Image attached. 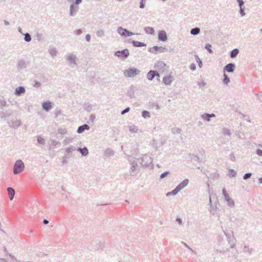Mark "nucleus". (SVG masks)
<instances>
[{
  "instance_id": "nucleus-1",
  "label": "nucleus",
  "mask_w": 262,
  "mask_h": 262,
  "mask_svg": "<svg viewBox=\"0 0 262 262\" xmlns=\"http://www.w3.org/2000/svg\"><path fill=\"white\" fill-rule=\"evenodd\" d=\"M25 169V164L21 160H17L13 167V173L14 174H17L22 172Z\"/></svg>"
},
{
  "instance_id": "nucleus-2",
  "label": "nucleus",
  "mask_w": 262,
  "mask_h": 262,
  "mask_svg": "<svg viewBox=\"0 0 262 262\" xmlns=\"http://www.w3.org/2000/svg\"><path fill=\"white\" fill-rule=\"evenodd\" d=\"M131 167L130 168V174L132 176H136L139 171V167L141 165L138 164L137 161L135 160H129Z\"/></svg>"
},
{
  "instance_id": "nucleus-3",
  "label": "nucleus",
  "mask_w": 262,
  "mask_h": 262,
  "mask_svg": "<svg viewBox=\"0 0 262 262\" xmlns=\"http://www.w3.org/2000/svg\"><path fill=\"white\" fill-rule=\"evenodd\" d=\"M140 71L135 68H130L124 71L123 74L125 77L133 78L139 74Z\"/></svg>"
},
{
  "instance_id": "nucleus-4",
  "label": "nucleus",
  "mask_w": 262,
  "mask_h": 262,
  "mask_svg": "<svg viewBox=\"0 0 262 262\" xmlns=\"http://www.w3.org/2000/svg\"><path fill=\"white\" fill-rule=\"evenodd\" d=\"M66 59L68 62L69 66L71 68H74L77 66V57L73 53H70L66 56Z\"/></svg>"
},
{
  "instance_id": "nucleus-5",
  "label": "nucleus",
  "mask_w": 262,
  "mask_h": 262,
  "mask_svg": "<svg viewBox=\"0 0 262 262\" xmlns=\"http://www.w3.org/2000/svg\"><path fill=\"white\" fill-rule=\"evenodd\" d=\"M140 161V165L142 166H148L152 163V160L149 156L145 155L142 157L137 159Z\"/></svg>"
},
{
  "instance_id": "nucleus-6",
  "label": "nucleus",
  "mask_w": 262,
  "mask_h": 262,
  "mask_svg": "<svg viewBox=\"0 0 262 262\" xmlns=\"http://www.w3.org/2000/svg\"><path fill=\"white\" fill-rule=\"evenodd\" d=\"M129 54V51L127 49L122 51H117L115 53V56L122 59L126 58Z\"/></svg>"
},
{
  "instance_id": "nucleus-7",
  "label": "nucleus",
  "mask_w": 262,
  "mask_h": 262,
  "mask_svg": "<svg viewBox=\"0 0 262 262\" xmlns=\"http://www.w3.org/2000/svg\"><path fill=\"white\" fill-rule=\"evenodd\" d=\"M166 51V48L163 47L154 46L149 49V52L154 54H156L158 52L163 53Z\"/></svg>"
},
{
  "instance_id": "nucleus-8",
  "label": "nucleus",
  "mask_w": 262,
  "mask_h": 262,
  "mask_svg": "<svg viewBox=\"0 0 262 262\" xmlns=\"http://www.w3.org/2000/svg\"><path fill=\"white\" fill-rule=\"evenodd\" d=\"M155 68L161 72H164L166 70L165 63L162 61H158L155 63Z\"/></svg>"
},
{
  "instance_id": "nucleus-9",
  "label": "nucleus",
  "mask_w": 262,
  "mask_h": 262,
  "mask_svg": "<svg viewBox=\"0 0 262 262\" xmlns=\"http://www.w3.org/2000/svg\"><path fill=\"white\" fill-rule=\"evenodd\" d=\"M21 125V121L18 119L11 120L9 123V127L13 129L17 128Z\"/></svg>"
},
{
  "instance_id": "nucleus-10",
  "label": "nucleus",
  "mask_w": 262,
  "mask_h": 262,
  "mask_svg": "<svg viewBox=\"0 0 262 262\" xmlns=\"http://www.w3.org/2000/svg\"><path fill=\"white\" fill-rule=\"evenodd\" d=\"M158 39L162 41H166L167 39V36L164 30H160L158 32Z\"/></svg>"
},
{
  "instance_id": "nucleus-11",
  "label": "nucleus",
  "mask_w": 262,
  "mask_h": 262,
  "mask_svg": "<svg viewBox=\"0 0 262 262\" xmlns=\"http://www.w3.org/2000/svg\"><path fill=\"white\" fill-rule=\"evenodd\" d=\"M78 7L75 5L74 4H71L70 6V16H75L78 10Z\"/></svg>"
},
{
  "instance_id": "nucleus-12",
  "label": "nucleus",
  "mask_w": 262,
  "mask_h": 262,
  "mask_svg": "<svg viewBox=\"0 0 262 262\" xmlns=\"http://www.w3.org/2000/svg\"><path fill=\"white\" fill-rule=\"evenodd\" d=\"M225 201L227 202V205L231 208H233L235 206L234 201L230 197L229 194H226L224 196Z\"/></svg>"
},
{
  "instance_id": "nucleus-13",
  "label": "nucleus",
  "mask_w": 262,
  "mask_h": 262,
  "mask_svg": "<svg viewBox=\"0 0 262 262\" xmlns=\"http://www.w3.org/2000/svg\"><path fill=\"white\" fill-rule=\"evenodd\" d=\"M189 183L188 179H185L183 180L182 182H181L177 187L176 188L177 189L180 191L181 190H182L183 188H184L185 187H186Z\"/></svg>"
},
{
  "instance_id": "nucleus-14",
  "label": "nucleus",
  "mask_w": 262,
  "mask_h": 262,
  "mask_svg": "<svg viewBox=\"0 0 262 262\" xmlns=\"http://www.w3.org/2000/svg\"><path fill=\"white\" fill-rule=\"evenodd\" d=\"M237 2L238 3V5L240 8L239 13L242 16H244L245 15V7L244 6V2L243 0H237Z\"/></svg>"
},
{
  "instance_id": "nucleus-15",
  "label": "nucleus",
  "mask_w": 262,
  "mask_h": 262,
  "mask_svg": "<svg viewBox=\"0 0 262 262\" xmlns=\"http://www.w3.org/2000/svg\"><path fill=\"white\" fill-rule=\"evenodd\" d=\"M173 80V77L170 75L164 77L163 79V83L167 85H170Z\"/></svg>"
},
{
  "instance_id": "nucleus-16",
  "label": "nucleus",
  "mask_w": 262,
  "mask_h": 262,
  "mask_svg": "<svg viewBox=\"0 0 262 262\" xmlns=\"http://www.w3.org/2000/svg\"><path fill=\"white\" fill-rule=\"evenodd\" d=\"M215 117V115L214 114H209L208 113H204L201 115V118L208 122L210 121L211 118H214Z\"/></svg>"
},
{
  "instance_id": "nucleus-17",
  "label": "nucleus",
  "mask_w": 262,
  "mask_h": 262,
  "mask_svg": "<svg viewBox=\"0 0 262 262\" xmlns=\"http://www.w3.org/2000/svg\"><path fill=\"white\" fill-rule=\"evenodd\" d=\"M25 89L24 86H20L16 88L14 94L16 96H20L25 93Z\"/></svg>"
},
{
  "instance_id": "nucleus-18",
  "label": "nucleus",
  "mask_w": 262,
  "mask_h": 262,
  "mask_svg": "<svg viewBox=\"0 0 262 262\" xmlns=\"http://www.w3.org/2000/svg\"><path fill=\"white\" fill-rule=\"evenodd\" d=\"M235 68V66L234 64L232 63H230L227 64L224 68V70H226L228 72H233Z\"/></svg>"
},
{
  "instance_id": "nucleus-19",
  "label": "nucleus",
  "mask_w": 262,
  "mask_h": 262,
  "mask_svg": "<svg viewBox=\"0 0 262 262\" xmlns=\"http://www.w3.org/2000/svg\"><path fill=\"white\" fill-rule=\"evenodd\" d=\"M42 106L45 111H49L52 108L51 102L49 101L45 102L42 103Z\"/></svg>"
},
{
  "instance_id": "nucleus-20",
  "label": "nucleus",
  "mask_w": 262,
  "mask_h": 262,
  "mask_svg": "<svg viewBox=\"0 0 262 262\" xmlns=\"http://www.w3.org/2000/svg\"><path fill=\"white\" fill-rule=\"evenodd\" d=\"M90 129V126L85 124H83L81 126H80L78 128V129H77V132L78 133H82V132H83L85 130H89Z\"/></svg>"
},
{
  "instance_id": "nucleus-21",
  "label": "nucleus",
  "mask_w": 262,
  "mask_h": 262,
  "mask_svg": "<svg viewBox=\"0 0 262 262\" xmlns=\"http://www.w3.org/2000/svg\"><path fill=\"white\" fill-rule=\"evenodd\" d=\"M117 31L121 36L126 37L125 34H126V32H127V29H123L121 27H119L118 28Z\"/></svg>"
},
{
  "instance_id": "nucleus-22",
  "label": "nucleus",
  "mask_w": 262,
  "mask_h": 262,
  "mask_svg": "<svg viewBox=\"0 0 262 262\" xmlns=\"http://www.w3.org/2000/svg\"><path fill=\"white\" fill-rule=\"evenodd\" d=\"M114 155V151L111 148H107L104 152V155L106 157H110Z\"/></svg>"
},
{
  "instance_id": "nucleus-23",
  "label": "nucleus",
  "mask_w": 262,
  "mask_h": 262,
  "mask_svg": "<svg viewBox=\"0 0 262 262\" xmlns=\"http://www.w3.org/2000/svg\"><path fill=\"white\" fill-rule=\"evenodd\" d=\"M7 191L9 194V199L12 201L13 199L15 194V190L11 187H8L7 188Z\"/></svg>"
},
{
  "instance_id": "nucleus-24",
  "label": "nucleus",
  "mask_w": 262,
  "mask_h": 262,
  "mask_svg": "<svg viewBox=\"0 0 262 262\" xmlns=\"http://www.w3.org/2000/svg\"><path fill=\"white\" fill-rule=\"evenodd\" d=\"M156 71L150 70L147 74V78L149 80H152L155 77Z\"/></svg>"
},
{
  "instance_id": "nucleus-25",
  "label": "nucleus",
  "mask_w": 262,
  "mask_h": 262,
  "mask_svg": "<svg viewBox=\"0 0 262 262\" xmlns=\"http://www.w3.org/2000/svg\"><path fill=\"white\" fill-rule=\"evenodd\" d=\"M27 67L26 61L24 60H20L17 63V67L20 69H25Z\"/></svg>"
},
{
  "instance_id": "nucleus-26",
  "label": "nucleus",
  "mask_w": 262,
  "mask_h": 262,
  "mask_svg": "<svg viewBox=\"0 0 262 262\" xmlns=\"http://www.w3.org/2000/svg\"><path fill=\"white\" fill-rule=\"evenodd\" d=\"M77 150L81 153L82 156H86L89 154L88 149L86 147H84L83 148H79Z\"/></svg>"
},
{
  "instance_id": "nucleus-27",
  "label": "nucleus",
  "mask_w": 262,
  "mask_h": 262,
  "mask_svg": "<svg viewBox=\"0 0 262 262\" xmlns=\"http://www.w3.org/2000/svg\"><path fill=\"white\" fill-rule=\"evenodd\" d=\"M132 43L134 47H145L146 46V45L143 42H139V41H135V40L132 41Z\"/></svg>"
},
{
  "instance_id": "nucleus-28",
  "label": "nucleus",
  "mask_w": 262,
  "mask_h": 262,
  "mask_svg": "<svg viewBox=\"0 0 262 262\" xmlns=\"http://www.w3.org/2000/svg\"><path fill=\"white\" fill-rule=\"evenodd\" d=\"M227 237V240L229 244L230 245V248H233L235 246V239L233 238H231L230 236H228L226 234H225Z\"/></svg>"
},
{
  "instance_id": "nucleus-29",
  "label": "nucleus",
  "mask_w": 262,
  "mask_h": 262,
  "mask_svg": "<svg viewBox=\"0 0 262 262\" xmlns=\"http://www.w3.org/2000/svg\"><path fill=\"white\" fill-rule=\"evenodd\" d=\"M200 31H201V30L199 28L195 27V28H192L190 30V33L191 35H198L200 33Z\"/></svg>"
},
{
  "instance_id": "nucleus-30",
  "label": "nucleus",
  "mask_w": 262,
  "mask_h": 262,
  "mask_svg": "<svg viewBox=\"0 0 262 262\" xmlns=\"http://www.w3.org/2000/svg\"><path fill=\"white\" fill-rule=\"evenodd\" d=\"M144 31L147 34L152 35L155 33V30L152 27H146L144 28Z\"/></svg>"
},
{
  "instance_id": "nucleus-31",
  "label": "nucleus",
  "mask_w": 262,
  "mask_h": 262,
  "mask_svg": "<svg viewBox=\"0 0 262 262\" xmlns=\"http://www.w3.org/2000/svg\"><path fill=\"white\" fill-rule=\"evenodd\" d=\"M49 53L52 56L54 57L57 55V51L55 48H51L48 50Z\"/></svg>"
},
{
  "instance_id": "nucleus-32",
  "label": "nucleus",
  "mask_w": 262,
  "mask_h": 262,
  "mask_svg": "<svg viewBox=\"0 0 262 262\" xmlns=\"http://www.w3.org/2000/svg\"><path fill=\"white\" fill-rule=\"evenodd\" d=\"M239 53V50L237 49H233L231 52H230V57L231 58H235L237 54Z\"/></svg>"
},
{
  "instance_id": "nucleus-33",
  "label": "nucleus",
  "mask_w": 262,
  "mask_h": 262,
  "mask_svg": "<svg viewBox=\"0 0 262 262\" xmlns=\"http://www.w3.org/2000/svg\"><path fill=\"white\" fill-rule=\"evenodd\" d=\"M179 192V191L176 187L172 191L167 193L166 195V196H169L172 195H176Z\"/></svg>"
},
{
  "instance_id": "nucleus-34",
  "label": "nucleus",
  "mask_w": 262,
  "mask_h": 262,
  "mask_svg": "<svg viewBox=\"0 0 262 262\" xmlns=\"http://www.w3.org/2000/svg\"><path fill=\"white\" fill-rule=\"evenodd\" d=\"M189 156L190 157V158L194 160V161H196V162H201V160H200V158L196 155H194V154H190L189 155Z\"/></svg>"
},
{
  "instance_id": "nucleus-35",
  "label": "nucleus",
  "mask_w": 262,
  "mask_h": 262,
  "mask_svg": "<svg viewBox=\"0 0 262 262\" xmlns=\"http://www.w3.org/2000/svg\"><path fill=\"white\" fill-rule=\"evenodd\" d=\"M223 76H224L223 83L225 85H228L229 84V83L230 82L229 77L226 74H224Z\"/></svg>"
},
{
  "instance_id": "nucleus-36",
  "label": "nucleus",
  "mask_w": 262,
  "mask_h": 262,
  "mask_svg": "<svg viewBox=\"0 0 262 262\" xmlns=\"http://www.w3.org/2000/svg\"><path fill=\"white\" fill-rule=\"evenodd\" d=\"M129 131L133 133H137L138 130V127L137 126H136L135 125L129 126Z\"/></svg>"
},
{
  "instance_id": "nucleus-37",
  "label": "nucleus",
  "mask_w": 262,
  "mask_h": 262,
  "mask_svg": "<svg viewBox=\"0 0 262 262\" xmlns=\"http://www.w3.org/2000/svg\"><path fill=\"white\" fill-rule=\"evenodd\" d=\"M57 132L58 134L64 135L67 133V129L66 128H60L58 129Z\"/></svg>"
},
{
  "instance_id": "nucleus-38",
  "label": "nucleus",
  "mask_w": 262,
  "mask_h": 262,
  "mask_svg": "<svg viewBox=\"0 0 262 262\" xmlns=\"http://www.w3.org/2000/svg\"><path fill=\"white\" fill-rule=\"evenodd\" d=\"M11 115V113H4L2 112L0 113V117L2 119H6V118L9 117Z\"/></svg>"
},
{
  "instance_id": "nucleus-39",
  "label": "nucleus",
  "mask_w": 262,
  "mask_h": 262,
  "mask_svg": "<svg viewBox=\"0 0 262 262\" xmlns=\"http://www.w3.org/2000/svg\"><path fill=\"white\" fill-rule=\"evenodd\" d=\"M222 133L224 135L227 136L229 137L231 135L230 130L229 129L226 128H223Z\"/></svg>"
},
{
  "instance_id": "nucleus-40",
  "label": "nucleus",
  "mask_w": 262,
  "mask_h": 262,
  "mask_svg": "<svg viewBox=\"0 0 262 262\" xmlns=\"http://www.w3.org/2000/svg\"><path fill=\"white\" fill-rule=\"evenodd\" d=\"M24 35H25L24 40L26 42H30L31 40V36L29 33H26L24 34Z\"/></svg>"
},
{
  "instance_id": "nucleus-41",
  "label": "nucleus",
  "mask_w": 262,
  "mask_h": 262,
  "mask_svg": "<svg viewBox=\"0 0 262 262\" xmlns=\"http://www.w3.org/2000/svg\"><path fill=\"white\" fill-rule=\"evenodd\" d=\"M37 142L40 144L44 145L45 144V140L40 136H37Z\"/></svg>"
},
{
  "instance_id": "nucleus-42",
  "label": "nucleus",
  "mask_w": 262,
  "mask_h": 262,
  "mask_svg": "<svg viewBox=\"0 0 262 262\" xmlns=\"http://www.w3.org/2000/svg\"><path fill=\"white\" fill-rule=\"evenodd\" d=\"M142 116L144 118H149L150 117V113L147 111H143L142 112Z\"/></svg>"
},
{
  "instance_id": "nucleus-43",
  "label": "nucleus",
  "mask_w": 262,
  "mask_h": 262,
  "mask_svg": "<svg viewBox=\"0 0 262 262\" xmlns=\"http://www.w3.org/2000/svg\"><path fill=\"white\" fill-rule=\"evenodd\" d=\"M244 251L249 254H251L252 252V249L250 248L248 246L245 245L244 247Z\"/></svg>"
},
{
  "instance_id": "nucleus-44",
  "label": "nucleus",
  "mask_w": 262,
  "mask_h": 262,
  "mask_svg": "<svg viewBox=\"0 0 262 262\" xmlns=\"http://www.w3.org/2000/svg\"><path fill=\"white\" fill-rule=\"evenodd\" d=\"M75 150H76V147H75L73 146H71L70 147H68L66 149V152L68 154H70V153L72 152V151H75Z\"/></svg>"
},
{
  "instance_id": "nucleus-45",
  "label": "nucleus",
  "mask_w": 262,
  "mask_h": 262,
  "mask_svg": "<svg viewBox=\"0 0 262 262\" xmlns=\"http://www.w3.org/2000/svg\"><path fill=\"white\" fill-rule=\"evenodd\" d=\"M195 58L196 59V62L198 63L199 66L200 68H201L203 66V63L202 60L200 59L198 55L194 56Z\"/></svg>"
},
{
  "instance_id": "nucleus-46",
  "label": "nucleus",
  "mask_w": 262,
  "mask_h": 262,
  "mask_svg": "<svg viewBox=\"0 0 262 262\" xmlns=\"http://www.w3.org/2000/svg\"><path fill=\"white\" fill-rule=\"evenodd\" d=\"M9 256L10 257V262H17L18 261L12 254H9Z\"/></svg>"
},
{
  "instance_id": "nucleus-47",
  "label": "nucleus",
  "mask_w": 262,
  "mask_h": 262,
  "mask_svg": "<svg viewBox=\"0 0 262 262\" xmlns=\"http://www.w3.org/2000/svg\"><path fill=\"white\" fill-rule=\"evenodd\" d=\"M96 35L98 37H102L104 35V31L102 29L99 30L96 32Z\"/></svg>"
},
{
  "instance_id": "nucleus-48",
  "label": "nucleus",
  "mask_w": 262,
  "mask_h": 262,
  "mask_svg": "<svg viewBox=\"0 0 262 262\" xmlns=\"http://www.w3.org/2000/svg\"><path fill=\"white\" fill-rule=\"evenodd\" d=\"M211 45L209 43H207L206 45H205V49L206 50H207V51H208V52L210 54L212 53H213V51L211 49Z\"/></svg>"
},
{
  "instance_id": "nucleus-49",
  "label": "nucleus",
  "mask_w": 262,
  "mask_h": 262,
  "mask_svg": "<svg viewBox=\"0 0 262 262\" xmlns=\"http://www.w3.org/2000/svg\"><path fill=\"white\" fill-rule=\"evenodd\" d=\"M36 37L38 41H40L43 39V35L40 33L37 32L36 34Z\"/></svg>"
},
{
  "instance_id": "nucleus-50",
  "label": "nucleus",
  "mask_w": 262,
  "mask_h": 262,
  "mask_svg": "<svg viewBox=\"0 0 262 262\" xmlns=\"http://www.w3.org/2000/svg\"><path fill=\"white\" fill-rule=\"evenodd\" d=\"M172 133L173 134H179L181 133V129L180 128H173L172 129Z\"/></svg>"
},
{
  "instance_id": "nucleus-51",
  "label": "nucleus",
  "mask_w": 262,
  "mask_h": 262,
  "mask_svg": "<svg viewBox=\"0 0 262 262\" xmlns=\"http://www.w3.org/2000/svg\"><path fill=\"white\" fill-rule=\"evenodd\" d=\"M252 176V173L250 172L246 173L244 174L243 177V179L245 180H248V179L250 178V177Z\"/></svg>"
},
{
  "instance_id": "nucleus-52",
  "label": "nucleus",
  "mask_w": 262,
  "mask_h": 262,
  "mask_svg": "<svg viewBox=\"0 0 262 262\" xmlns=\"http://www.w3.org/2000/svg\"><path fill=\"white\" fill-rule=\"evenodd\" d=\"M59 144L60 142L55 139H53L51 140V145L53 146H56L57 145H59Z\"/></svg>"
},
{
  "instance_id": "nucleus-53",
  "label": "nucleus",
  "mask_w": 262,
  "mask_h": 262,
  "mask_svg": "<svg viewBox=\"0 0 262 262\" xmlns=\"http://www.w3.org/2000/svg\"><path fill=\"white\" fill-rule=\"evenodd\" d=\"M0 104L2 106H6L7 105V102L4 99H1Z\"/></svg>"
},
{
  "instance_id": "nucleus-54",
  "label": "nucleus",
  "mask_w": 262,
  "mask_h": 262,
  "mask_svg": "<svg viewBox=\"0 0 262 262\" xmlns=\"http://www.w3.org/2000/svg\"><path fill=\"white\" fill-rule=\"evenodd\" d=\"M217 209V207L216 206L215 207H211L210 211L213 214H214L215 213V212H216Z\"/></svg>"
},
{
  "instance_id": "nucleus-55",
  "label": "nucleus",
  "mask_w": 262,
  "mask_h": 262,
  "mask_svg": "<svg viewBox=\"0 0 262 262\" xmlns=\"http://www.w3.org/2000/svg\"><path fill=\"white\" fill-rule=\"evenodd\" d=\"M169 173V171H165L163 173H162L161 176H160V178L162 179H163L165 177H166L168 174Z\"/></svg>"
},
{
  "instance_id": "nucleus-56",
  "label": "nucleus",
  "mask_w": 262,
  "mask_h": 262,
  "mask_svg": "<svg viewBox=\"0 0 262 262\" xmlns=\"http://www.w3.org/2000/svg\"><path fill=\"white\" fill-rule=\"evenodd\" d=\"M230 175L232 177H235L236 176V172L233 169H231L230 170Z\"/></svg>"
},
{
  "instance_id": "nucleus-57",
  "label": "nucleus",
  "mask_w": 262,
  "mask_h": 262,
  "mask_svg": "<svg viewBox=\"0 0 262 262\" xmlns=\"http://www.w3.org/2000/svg\"><path fill=\"white\" fill-rule=\"evenodd\" d=\"M181 244L182 245H183L186 248H187L188 249H189L190 251H191L192 252L193 251V250L186 243H185V242H182Z\"/></svg>"
},
{
  "instance_id": "nucleus-58",
  "label": "nucleus",
  "mask_w": 262,
  "mask_h": 262,
  "mask_svg": "<svg viewBox=\"0 0 262 262\" xmlns=\"http://www.w3.org/2000/svg\"><path fill=\"white\" fill-rule=\"evenodd\" d=\"M230 159L231 161H234L235 160V156L233 153H231L230 154Z\"/></svg>"
},
{
  "instance_id": "nucleus-59",
  "label": "nucleus",
  "mask_w": 262,
  "mask_h": 262,
  "mask_svg": "<svg viewBox=\"0 0 262 262\" xmlns=\"http://www.w3.org/2000/svg\"><path fill=\"white\" fill-rule=\"evenodd\" d=\"M190 69L192 71H194L196 69V66L194 63H191L190 65Z\"/></svg>"
},
{
  "instance_id": "nucleus-60",
  "label": "nucleus",
  "mask_w": 262,
  "mask_h": 262,
  "mask_svg": "<svg viewBox=\"0 0 262 262\" xmlns=\"http://www.w3.org/2000/svg\"><path fill=\"white\" fill-rule=\"evenodd\" d=\"M256 154L259 156H262V150L260 149H256Z\"/></svg>"
},
{
  "instance_id": "nucleus-61",
  "label": "nucleus",
  "mask_w": 262,
  "mask_h": 262,
  "mask_svg": "<svg viewBox=\"0 0 262 262\" xmlns=\"http://www.w3.org/2000/svg\"><path fill=\"white\" fill-rule=\"evenodd\" d=\"M129 110H130V108L129 107H127L121 112V114L124 115V114L129 112Z\"/></svg>"
},
{
  "instance_id": "nucleus-62",
  "label": "nucleus",
  "mask_w": 262,
  "mask_h": 262,
  "mask_svg": "<svg viewBox=\"0 0 262 262\" xmlns=\"http://www.w3.org/2000/svg\"><path fill=\"white\" fill-rule=\"evenodd\" d=\"M41 85V83L38 81H36L34 84V87L35 88H39Z\"/></svg>"
},
{
  "instance_id": "nucleus-63",
  "label": "nucleus",
  "mask_w": 262,
  "mask_h": 262,
  "mask_svg": "<svg viewBox=\"0 0 262 262\" xmlns=\"http://www.w3.org/2000/svg\"><path fill=\"white\" fill-rule=\"evenodd\" d=\"M126 34H125L126 35V37H127V36H130L132 35H133L134 34L133 33H132V32L130 31H129L128 30H127V32H126Z\"/></svg>"
},
{
  "instance_id": "nucleus-64",
  "label": "nucleus",
  "mask_w": 262,
  "mask_h": 262,
  "mask_svg": "<svg viewBox=\"0 0 262 262\" xmlns=\"http://www.w3.org/2000/svg\"><path fill=\"white\" fill-rule=\"evenodd\" d=\"M95 116L94 115H91L90 117V120L93 122H94V121L95 120Z\"/></svg>"
}]
</instances>
